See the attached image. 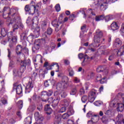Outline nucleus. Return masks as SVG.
<instances>
[{"label": "nucleus", "instance_id": "nucleus-48", "mask_svg": "<svg viewBox=\"0 0 124 124\" xmlns=\"http://www.w3.org/2000/svg\"><path fill=\"white\" fill-rule=\"evenodd\" d=\"M87 13H89V14H92V15L95 16V14L94 13H93V10H92V9H89L87 11Z\"/></svg>", "mask_w": 124, "mask_h": 124}, {"label": "nucleus", "instance_id": "nucleus-32", "mask_svg": "<svg viewBox=\"0 0 124 124\" xmlns=\"http://www.w3.org/2000/svg\"><path fill=\"white\" fill-rule=\"evenodd\" d=\"M31 117H27L25 120V124H31Z\"/></svg>", "mask_w": 124, "mask_h": 124}, {"label": "nucleus", "instance_id": "nucleus-43", "mask_svg": "<svg viewBox=\"0 0 124 124\" xmlns=\"http://www.w3.org/2000/svg\"><path fill=\"white\" fill-rule=\"evenodd\" d=\"M100 83L101 84H104V83H107V78H101L100 80Z\"/></svg>", "mask_w": 124, "mask_h": 124}, {"label": "nucleus", "instance_id": "nucleus-55", "mask_svg": "<svg viewBox=\"0 0 124 124\" xmlns=\"http://www.w3.org/2000/svg\"><path fill=\"white\" fill-rule=\"evenodd\" d=\"M104 19L107 22H108V21H109V20H111V18H110V16H105Z\"/></svg>", "mask_w": 124, "mask_h": 124}, {"label": "nucleus", "instance_id": "nucleus-64", "mask_svg": "<svg viewBox=\"0 0 124 124\" xmlns=\"http://www.w3.org/2000/svg\"><path fill=\"white\" fill-rule=\"evenodd\" d=\"M115 65H119V67H122V65L120 64V62H117L115 63Z\"/></svg>", "mask_w": 124, "mask_h": 124}, {"label": "nucleus", "instance_id": "nucleus-21", "mask_svg": "<svg viewBox=\"0 0 124 124\" xmlns=\"http://www.w3.org/2000/svg\"><path fill=\"white\" fill-rule=\"evenodd\" d=\"M78 58L79 59H80V60H81V59H83L84 58V60H83V62L82 63V65H85V64H84V63L86 62V60H88V59H89V57H88V56L87 55H85L84 56V54L82 53H80L78 54Z\"/></svg>", "mask_w": 124, "mask_h": 124}, {"label": "nucleus", "instance_id": "nucleus-11", "mask_svg": "<svg viewBox=\"0 0 124 124\" xmlns=\"http://www.w3.org/2000/svg\"><path fill=\"white\" fill-rule=\"evenodd\" d=\"M53 94V91L52 90H49L48 92L46 91H44L42 93V96L45 95V97L42 98V101L43 102H46L49 100V98L46 99V97H48V96H51Z\"/></svg>", "mask_w": 124, "mask_h": 124}, {"label": "nucleus", "instance_id": "nucleus-46", "mask_svg": "<svg viewBox=\"0 0 124 124\" xmlns=\"http://www.w3.org/2000/svg\"><path fill=\"white\" fill-rule=\"evenodd\" d=\"M102 103V102L100 101H97L94 103V104L95 105V106H100Z\"/></svg>", "mask_w": 124, "mask_h": 124}, {"label": "nucleus", "instance_id": "nucleus-63", "mask_svg": "<svg viewBox=\"0 0 124 124\" xmlns=\"http://www.w3.org/2000/svg\"><path fill=\"white\" fill-rule=\"evenodd\" d=\"M86 25H83L82 27H81V31H85L86 30Z\"/></svg>", "mask_w": 124, "mask_h": 124}, {"label": "nucleus", "instance_id": "nucleus-8", "mask_svg": "<svg viewBox=\"0 0 124 124\" xmlns=\"http://www.w3.org/2000/svg\"><path fill=\"white\" fill-rule=\"evenodd\" d=\"M54 96H56V97L52 102L53 104L52 105V106L53 108H56V107L58 106V105L60 102V100H61V98L59 96L60 93L58 91H56L54 92Z\"/></svg>", "mask_w": 124, "mask_h": 124}, {"label": "nucleus", "instance_id": "nucleus-26", "mask_svg": "<svg viewBox=\"0 0 124 124\" xmlns=\"http://www.w3.org/2000/svg\"><path fill=\"white\" fill-rule=\"evenodd\" d=\"M124 109V105L120 103H118L117 104V111L119 112H123Z\"/></svg>", "mask_w": 124, "mask_h": 124}, {"label": "nucleus", "instance_id": "nucleus-35", "mask_svg": "<svg viewBox=\"0 0 124 124\" xmlns=\"http://www.w3.org/2000/svg\"><path fill=\"white\" fill-rule=\"evenodd\" d=\"M1 34L3 36H5L7 34V30L5 29V28H3L1 31Z\"/></svg>", "mask_w": 124, "mask_h": 124}, {"label": "nucleus", "instance_id": "nucleus-25", "mask_svg": "<svg viewBox=\"0 0 124 124\" xmlns=\"http://www.w3.org/2000/svg\"><path fill=\"white\" fill-rule=\"evenodd\" d=\"M122 41L119 39V38H116L115 41H114V45L115 46V47H120V46L122 45Z\"/></svg>", "mask_w": 124, "mask_h": 124}, {"label": "nucleus", "instance_id": "nucleus-20", "mask_svg": "<svg viewBox=\"0 0 124 124\" xmlns=\"http://www.w3.org/2000/svg\"><path fill=\"white\" fill-rule=\"evenodd\" d=\"M96 71L97 72H101L103 71V75H104L105 76H106V75H108V70H103V68H102V67H98L96 69Z\"/></svg>", "mask_w": 124, "mask_h": 124}, {"label": "nucleus", "instance_id": "nucleus-45", "mask_svg": "<svg viewBox=\"0 0 124 124\" xmlns=\"http://www.w3.org/2000/svg\"><path fill=\"white\" fill-rule=\"evenodd\" d=\"M1 103H2L3 105H5V104H7V100L5 98H3L1 101H0V104Z\"/></svg>", "mask_w": 124, "mask_h": 124}, {"label": "nucleus", "instance_id": "nucleus-6", "mask_svg": "<svg viewBox=\"0 0 124 124\" xmlns=\"http://www.w3.org/2000/svg\"><path fill=\"white\" fill-rule=\"evenodd\" d=\"M43 46H44V44H43L42 41L38 40L35 43L34 46L32 47V51L35 53V52H37L39 50V48H42Z\"/></svg>", "mask_w": 124, "mask_h": 124}, {"label": "nucleus", "instance_id": "nucleus-1", "mask_svg": "<svg viewBox=\"0 0 124 124\" xmlns=\"http://www.w3.org/2000/svg\"><path fill=\"white\" fill-rule=\"evenodd\" d=\"M9 15L11 18H16V21L13 22L16 24H18L19 28L20 29H24V25L21 22V18L20 17V15H19V12H18V9L12 8L10 10V12L9 13Z\"/></svg>", "mask_w": 124, "mask_h": 124}, {"label": "nucleus", "instance_id": "nucleus-13", "mask_svg": "<svg viewBox=\"0 0 124 124\" xmlns=\"http://www.w3.org/2000/svg\"><path fill=\"white\" fill-rule=\"evenodd\" d=\"M8 41H9L10 39H11V42L14 43H17V36L15 35V33H13V31H10L8 33Z\"/></svg>", "mask_w": 124, "mask_h": 124}, {"label": "nucleus", "instance_id": "nucleus-39", "mask_svg": "<svg viewBox=\"0 0 124 124\" xmlns=\"http://www.w3.org/2000/svg\"><path fill=\"white\" fill-rule=\"evenodd\" d=\"M91 121L93 123H96L97 121V117L96 115H94L91 118Z\"/></svg>", "mask_w": 124, "mask_h": 124}, {"label": "nucleus", "instance_id": "nucleus-24", "mask_svg": "<svg viewBox=\"0 0 124 124\" xmlns=\"http://www.w3.org/2000/svg\"><path fill=\"white\" fill-rule=\"evenodd\" d=\"M53 66H55V72H60V66L57 62H53L50 65V67H52Z\"/></svg>", "mask_w": 124, "mask_h": 124}, {"label": "nucleus", "instance_id": "nucleus-4", "mask_svg": "<svg viewBox=\"0 0 124 124\" xmlns=\"http://www.w3.org/2000/svg\"><path fill=\"white\" fill-rule=\"evenodd\" d=\"M28 30L24 31L20 35L21 40H26L27 39L28 42H32L34 36L32 34H30L27 38V35L28 34Z\"/></svg>", "mask_w": 124, "mask_h": 124}, {"label": "nucleus", "instance_id": "nucleus-10", "mask_svg": "<svg viewBox=\"0 0 124 124\" xmlns=\"http://www.w3.org/2000/svg\"><path fill=\"white\" fill-rule=\"evenodd\" d=\"M97 93V91L94 89H93L89 94L88 98L90 102L93 103L94 100L95 99V97H96V94Z\"/></svg>", "mask_w": 124, "mask_h": 124}, {"label": "nucleus", "instance_id": "nucleus-17", "mask_svg": "<svg viewBox=\"0 0 124 124\" xmlns=\"http://www.w3.org/2000/svg\"><path fill=\"white\" fill-rule=\"evenodd\" d=\"M12 18L13 19H12L11 20V22L9 24V25L14 24V26H13L14 29H13V32H14V31H15V30H18V29H19V24H18L17 23H15L13 22L15 21H16L17 17L15 18V17H13Z\"/></svg>", "mask_w": 124, "mask_h": 124}, {"label": "nucleus", "instance_id": "nucleus-62", "mask_svg": "<svg viewBox=\"0 0 124 124\" xmlns=\"http://www.w3.org/2000/svg\"><path fill=\"white\" fill-rule=\"evenodd\" d=\"M44 85L45 87H49V83L48 81H46L44 83Z\"/></svg>", "mask_w": 124, "mask_h": 124}, {"label": "nucleus", "instance_id": "nucleus-7", "mask_svg": "<svg viewBox=\"0 0 124 124\" xmlns=\"http://www.w3.org/2000/svg\"><path fill=\"white\" fill-rule=\"evenodd\" d=\"M52 25L53 27L55 28V31L56 32H58L59 31H61L63 26L62 22L60 20L58 22L56 20L52 21Z\"/></svg>", "mask_w": 124, "mask_h": 124}, {"label": "nucleus", "instance_id": "nucleus-60", "mask_svg": "<svg viewBox=\"0 0 124 124\" xmlns=\"http://www.w3.org/2000/svg\"><path fill=\"white\" fill-rule=\"evenodd\" d=\"M114 54H112L109 57L108 60L109 61H113V60H114Z\"/></svg>", "mask_w": 124, "mask_h": 124}, {"label": "nucleus", "instance_id": "nucleus-56", "mask_svg": "<svg viewBox=\"0 0 124 124\" xmlns=\"http://www.w3.org/2000/svg\"><path fill=\"white\" fill-rule=\"evenodd\" d=\"M74 82L75 83H79V82H80V79H79V78H75L74 79Z\"/></svg>", "mask_w": 124, "mask_h": 124}, {"label": "nucleus", "instance_id": "nucleus-28", "mask_svg": "<svg viewBox=\"0 0 124 124\" xmlns=\"http://www.w3.org/2000/svg\"><path fill=\"white\" fill-rule=\"evenodd\" d=\"M52 32H53V30L50 28H48L46 32H45V33L44 37L45 38V39L47 38V35L46 34H48V35H51V34H52Z\"/></svg>", "mask_w": 124, "mask_h": 124}, {"label": "nucleus", "instance_id": "nucleus-50", "mask_svg": "<svg viewBox=\"0 0 124 124\" xmlns=\"http://www.w3.org/2000/svg\"><path fill=\"white\" fill-rule=\"evenodd\" d=\"M28 109L31 112H32V111H34V110H35V106H31L29 107Z\"/></svg>", "mask_w": 124, "mask_h": 124}, {"label": "nucleus", "instance_id": "nucleus-14", "mask_svg": "<svg viewBox=\"0 0 124 124\" xmlns=\"http://www.w3.org/2000/svg\"><path fill=\"white\" fill-rule=\"evenodd\" d=\"M115 1H117V0H106L105 3L101 4L100 6V10L105 11V10H106L107 7L108 6V3H112V2H115Z\"/></svg>", "mask_w": 124, "mask_h": 124}, {"label": "nucleus", "instance_id": "nucleus-52", "mask_svg": "<svg viewBox=\"0 0 124 124\" xmlns=\"http://www.w3.org/2000/svg\"><path fill=\"white\" fill-rule=\"evenodd\" d=\"M79 94H85V90H84V88H81L79 90Z\"/></svg>", "mask_w": 124, "mask_h": 124}, {"label": "nucleus", "instance_id": "nucleus-47", "mask_svg": "<svg viewBox=\"0 0 124 124\" xmlns=\"http://www.w3.org/2000/svg\"><path fill=\"white\" fill-rule=\"evenodd\" d=\"M55 9L57 12L61 11V6H60V4H57L56 5Z\"/></svg>", "mask_w": 124, "mask_h": 124}, {"label": "nucleus", "instance_id": "nucleus-42", "mask_svg": "<svg viewBox=\"0 0 124 124\" xmlns=\"http://www.w3.org/2000/svg\"><path fill=\"white\" fill-rule=\"evenodd\" d=\"M118 96H119L120 97H121L122 98L123 100V103L122 104L124 105V93H119L118 95Z\"/></svg>", "mask_w": 124, "mask_h": 124}, {"label": "nucleus", "instance_id": "nucleus-9", "mask_svg": "<svg viewBox=\"0 0 124 124\" xmlns=\"http://www.w3.org/2000/svg\"><path fill=\"white\" fill-rule=\"evenodd\" d=\"M34 119L38 124H43L44 117L39 112H36L34 114Z\"/></svg>", "mask_w": 124, "mask_h": 124}, {"label": "nucleus", "instance_id": "nucleus-53", "mask_svg": "<svg viewBox=\"0 0 124 124\" xmlns=\"http://www.w3.org/2000/svg\"><path fill=\"white\" fill-rule=\"evenodd\" d=\"M111 112L110 110H108L105 112V115L107 116H111Z\"/></svg>", "mask_w": 124, "mask_h": 124}, {"label": "nucleus", "instance_id": "nucleus-57", "mask_svg": "<svg viewBox=\"0 0 124 124\" xmlns=\"http://www.w3.org/2000/svg\"><path fill=\"white\" fill-rule=\"evenodd\" d=\"M67 96V93H66V92H63V94H62L61 95V97H63L64 98L65 97H66Z\"/></svg>", "mask_w": 124, "mask_h": 124}, {"label": "nucleus", "instance_id": "nucleus-2", "mask_svg": "<svg viewBox=\"0 0 124 124\" xmlns=\"http://www.w3.org/2000/svg\"><path fill=\"white\" fill-rule=\"evenodd\" d=\"M41 6V2H39L35 6L26 5L25 6L24 9L26 12H29L30 15H33V14H36V15H39V12H38V7Z\"/></svg>", "mask_w": 124, "mask_h": 124}, {"label": "nucleus", "instance_id": "nucleus-33", "mask_svg": "<svg viewBox=\"0 0 124 124\" xmlns=\"http://www.w3.org/2000/svg\"><path fill=\"white\" fill-rule=\"evenodd\" d=\"M106 1H104V0H97V2L95 3V5H98V6H99L101 5V4H103L104 3H105Z\"/></svg>", "mask_w": 124, "mask_h": 124}, {"label": "nucleus", "instance_id": "nucleus-40", "mask_svg": "<svg viewBox=\"0 0 124 124\" xmlns=\"http://www.w3.org/2000/svg\"><path fill=\"white\" fill-rule=\"evenodd\" d=\"M69 71V76H70V77H72L74 75V71H73V70L70 69L68 70Z\"/></svg>", "mask_w": 124, "mask_h": 124}, {"label": "nucleus", "instance_id": "nucleus-15", "mask_svg": "<svg viewBox=\"0 0 124 124\" xmlns=\"http://www.w3.org/2000/svg\"><path fill=\"white\" fill-rule=\"evenodd\" d=\"M32 88H33V83L31 81H29L25 88L26 93H31Z\"/></svg>", "mask_w": 124, "mask_h": 124}, {"label": "nucleus", "instance_id": "nucleus-59", "mask_svg": "<svg viewBox=\"0 0 124 124\" xmlns=\"http://www.w3.org/2000/svg\"><path fill=\"white\" fill-rule=\"evenodd\" d=\"M121 31L122 32V33H124V23L122 24Z\"/></svg>", "mask_w": 124, "mask_h": 124}, {"label": "nucleus", "instance_id": "nucleus-34", "mask_svg": "<svg viewBox=\"0 0 124 124\" xmlns=\"http://www.w3.org/2000/svg\"><path fill=\"white\" fill-rule=\"evenodd\" d=\"M77 93V88L76 87H74L72 89L71 92L70 93V94L71 95H75V94Z\"/></svg>", "mask_w": 124, "mask_h": 124}, {"label": "nucleus", "instance_id": "nucleus-27", "mask_svg": "<svg viewBox=\"0 0 124 124\" xmlns=\"http://www.w3.org/2000/svg\"><path fill=\"white\" fill-rule=\"evenodd\" d=\"M23 50V47L21 45H18L16 48V53L17 55H20L22 54V51Z\"/></svg>", "mask_w": 124, "mask_h": 124}, {"label": "nucleus", "instance_id": "nucleus-22", "mask_svg": "<svg viewBox=\"0 0 124 124\" xmlns=\"http://www.w3.org/2000/svg\"><path fill=\"white\" fill-rule=\"evenodd\" d=\"M124 120V117L122 114H118L116 118V122L115 124H121L122 121Z\"/></svg>", "mask_w": 124, "mask_h": 124}, {"label": "nucleus", "instance_id": "nucleus-18", "mask_svg": "<svg viewBox=\"0 0 124 124\" xmlns=\"http://www.w3.org/2000/svg\"><path fill=\"white\" fill-rule=\"evenodd\" d=\"M21 67H25V70H26V67L31 65V60L30 59L25 60L24 61L21 62Z\"/></svg>", "mask_w": 124, "mask_h": 124}, {"label": "nucleus", "instance_id": "nucleus-37", "mask_svg": "<svg viewBox=\"0 0 124 124\" xmlns=\"http://www.w3.org/2000/svg\"><path fill=\"white\" fill-rule=\"evenodd\" d=\"M88 100V96L87 95H84L81 97V101L83 103H86Z\"/></svg>", "mask_w": 124, "mask_h": 124}, {"label": "nucleus", "instance_id": "nucleus-3", "mask_svg": "<svg viewBox=\"0 0 124 124\" xmlns=\"http://www.w3.org/2000/svg\"><path fill=\"white\" fill-rule=\"evenodd\" d=\"M96 35L94 37V45H95L96 44L97 45L94 46V47H99L100 46V44L98 43H102V42H101V38L102 37L103 33L102 31H101L100 30H97L96 31Z\"/></svg>", "mask_w": 124, "mask_h": 124}, {"label": "nucleus", "instance_id": "nucleus-58", "mask_svg": "<svg viewBox=\"0 0 124 124\" xmlns=\"http://www.w3.org/2000/svg\"><path fill=\"white\" fill-rule=\"evenodd\" d=\"M67 124H75L74 121L71 120H68L67 121Z\"/></svg>", "mask_w": 124, "mask_h": 124}, {"label": "nucleus", "instance_id": "nucleus-61", "mask_svg": "<svg viewBox=\"0 0 124 124\" xmlns=\"http://www.w3.org/2000/svg\"><path fill=\"white\" fill-rule=\"evenodd\" d=\"M63 81L64 82H67V81H68V78H67V77H63Z\"/></svg>", "mask_w": 124, "mask_h": 124}, {"label": "nucleus", "instance_id": "nucleus-19", "mask_svg": "<svg viewBox=\"0 0 124 124\" xmlns=\"http://www.w3.org/2000/svg\"><path fill=\"white\" fill-rule=\"evenodd\" d=\"M110 28L112 31H117L119 30L120 26L117 22H114L111 24Z\"/></svg>", "mask_w": 124, "mask_h": 124}, {"label": "nucleus", "instance_id": "nucleus-5", "mask_svg": "<svg viewBox=\"0 0 124 124\" xmlns=\"http://www.w3.org/2000/svg\"><path fill=\"white\" fill-rule=\"evenodd\" d=\"M26 23L29 25V26H31L32 29H35L36 24L38 23V18L37 16L34 17L32 20L30 18H28L27 20Z\"/></svg>", "mask_w": 124, "mask_h": 124}, {"label": "nucleus", "instance_id": "nucleus-49", "mask_svg": "<svg viewBox=\"0 0 124 124\" xmlns=\"http://www.w3.org/2000/svg\"><path fill=\"white\" fill-rule=\"evenodd\" d=\"M101 80V75H98L96 76L95 82H98L99 81L100 82Z\"/></svg>", "mask_w": 124, "mask_h": 124}, {"label": "nucleus", "instance_id": "nucleus-12", "mask_svg": "<svg viewBox=\"0 0 124 124\" xmlns=\"http://www.w3.org/2000/svg\"><path fill=\"white\" fill-rule=\"evenodd\" d=\"M13 75L20 77L22 76V74L25 72V67H20V69H14L13 70Z\"/></svg>", "mask_w": 124, "mask_h": 124}, {"label": "nucleus", "instance_id": "nucleus-36", "mask_svg": "<svg viewBox=\"0 0 124 124\" xmlns=\"http://www.w3.org/2000/svg\"><path fill=\"white\" fill-rule=\"evenodd\" d=\"M17 105L19 109H22V108H23V101H19L17 103Z\"/></svg>", "mask_w": 124, "mask_h": 124}, {"label": "nucleus", "instance_id": "nucleus-44", "mask_svg": "<svg viewBox=\"0 0 124 124\" xmlns=\"http://www.w3.org/2000/svg\"><path fill=\"white\" fill-rule=\"evenodd\" d=\"M66 111V108L63 107L61 108V109L59 110V113H63Z\"/></svg>", "mask_w": 124, "mask_h": 124}, {"label": "nucleus", "instance_id": "nucleus-16", "mask_svg": "<svg viewBox=\"0 0 124 124\" xmlns=\"http://www.w3.org/2000/svg\"><path fill=\"white\" fill-rule=\"evenodd\" d=\"M14 89H16V92L17 94H21L23 93V88L21 84L16 85L14 84Z\"/></svg>", "mask_w": 124, "mask_h": 124}, {"label": "nucleus", "instance_id": "nucleus-31", "mask_svg": "<svg viewBox=\"0 0 124 124\" xmlns=\"http://www.w3.org/2000/svg\"><path fill=\"white\" fill-rule=\"evenodd\" d=\"M124 53V46L121 47L118 52H117V55L119 56H123Z\"/></svg>", "mask_w": 124, "mask_h": 124}, {"label": "nucleus", "instance_id": "nucleus-54", "mask_svg": "<svg viewBox=\"0 0 124 124\" xmlns=\"http://www.w3.org/2000/svg\"><path fill=\"white\" fill-rule=\"evenodd\" d=\"M8 58H9V60L11 58V51L9 50V48H8Z\"/></svg>", "mask_w": 124, "mask_h": 124}, {"label": "nucleus", "instance_id": "nucleus-29", "mask_svg": "<svg viewBox=\"0 0 124 124\" xmlns=\"http://www.w3.org/2000/svg\"><path fill=\"white\" fill-rule=\"evenodd\" d=\"M61 123H62V118L58 116H56L55 118L54 124H61Z\"/></svg>", "mask_w": 124, "mask_h": 124}, {"label": "nucleus", "instance_id": "nucleus-51", "mask_svg": "<svg viewBox=\"0 0 124 124\" xmlns=\"http://www.w3.org/2000/svg\"><path fill=\"white\" fill-rule=\"evenodd\" d=\"M75 18H76V16H75V15L74 14H72L69 16V19H71L72 21H73Z\"/></svg>", "mask_w": 124, "mask_h": 124}, {"label": "nucleus", "instance_id": "nucleus-41", "mask_svg": "<svg viewBox=\"0 0 124 124\" xmlns=\"http://www.w3.org/2000/svg\"><path fill=\"white\" fill-rule=\"evenodd\" d=\"M93 115V113L92 111H89L88 113H87L86 117L90 118L91 117L92 118Z\"/></svg>", "mask_w": 124, "mask_h": 124}, {"label": "nucleus", "instance_id": "nucleus-38", "mask_svg": "<svg viewBox=\"0 0 124 124\" xmlns=\"http://www.w3.org/2000/svg\"><path fill=\"white\" fill-rule=\"evenodd\" d=\"M69 116H70V114H68V112L66 113H64L62 116V119H63V120H66L67 119H68V117H69Z\"/></svg>", "mask_w": 124, "mask_h": 124}, {"label": "nucleus", "instance_id": "nucleus-23", "mask_svg": "<svg viewBox=\"0 0 124 124\" xmlns=\"http://www.w3.org/2000/svg\"><path fill=\"white\" fill-rule=\"evenodd\" d=\"M45 110L46 112L47 115H51L52 114V108H50V105L47 104L45 106Z\"/></svg>", "mask_w": 124, "mask_h": 124}, {"label": "nucleus", "instance_id": "nucleus-30", "mask_svg": "<svg viewBox=\"0 0 124 124\" xmlns=\"http://www.w3.org/2000/svg\"><path fill=\"white\" fill-rule=\"evenodd\" d=\"M104 18H105V16L103 15L98 16H96L95 20L97 22H98L99 21H101L103 20Z\"/></svg>", "mask_w": 124, "mask_h": 124}]
</instances>
